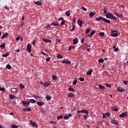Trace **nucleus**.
I'll list each match as a JSON object with an SVG mask.
<instances>
[{
  "label": "nucleus",
  "instance_id": "f257e3e1",
  "mask_svg": "<svg viewBox=\"0 0 128 128\" xmlns=\"http://www.w3.org/2000/svg\"><path fill=\"white\" fill-rule=\"evenodd\" d=\"M106 18H111V20H116V17L114 16L110 12H108L106 14Z\"/></svg>",
  "mask_w": 128,
  "mask_h": 128
},
{
  "label": "nucleus",
  "instance_id": "c03bdc74",
  "mask_svg": "<svg viewBox=\"0 0 128 128\" xmlns=\"http://www.w3.org/2000/svg\"><path fill=\"white\" fill-rule=\"evenodd\" d=\"M80 80V82H84V78H82V77H80L79 78Z\"/></svg>",
  "mask_w": 128,
  "mask_h": 128
},
{
  "label": "nucleus",
  "instance_id": "6ab92c4d",
  "mask_svg": "<svg viewBox=\"0 0 128 128\" xmlns=\"http://www.w3.org/2000/svg\"><path fill=\"white\" fill-rule=\"evenodd\" d=\"M78 26H82V20H78Z\"/></svg>",
  "mask_w": 128,
  "mask_h": 128
},
{
  "label": "nucleus",
  "instance_id": "a211bd4d",
  "mask_svg": "<svg viewBox=\"0 0 128 128\" xmlns=\"http://www.w3.org/2000/svg\"><path fill=\"white\" fill-rule=\"evenodd\" d=\"M93 70L92 69H90L89 71H88L86 73V74L87 76H90L92 74V72Z\"/></svg>",
  "mask_w": 128,
  "mask_h": 128
},
{
  "label": "nucleus",
  "instance_id": "4d7b16f0",
  "mask_svg": "<svg viewBox=\"0 0 128 128\" xmlns=\"http://www.w3.org/2000/svg\"><path fill=\"white\" fill-rule=\"evenodd\" d=\"M84 38H82L81 40V43L84 44Z\"/></svg>",
  "mask_w": 128,
  "mask_h": 128
},
{
  "label": "nucleus",
  "instance_id": "c9c22d12",
  "mask_svg": "<svg viewBox=\"0 0 128 128\" xmlns=\"http://www.w3.org/2000/svg\"><path fill=\"white\" fill-rule=\"evenodd\" d=\"M98 88H101V90H104V88H106V87H104V86H102V85H99Z\"/></svg>",
  "mask_w": 128,
  "mask_h": 128
},
{
  "label": "nucleus",
  "instance_id": "f03ea898",
  "mask_svg": "<svg viewBox=\"0 0 128 128\" xmlns=\"http://www.w3.org/2000/svg\"><path fill=\"white\" fill-rule=\"evenodd\" d=\"M111 124H115L116 126H118V120L116 119V118H110Z\"/></svg>",
  "mask_w": 128,
  "mask_h": 128
},
{
  "label": "nucleus",
  "instance_id": "13d9d810",
  "mask_svg": "<svg viewBox=\"0 0 128 128\" xmlns=\"http://www.w3.org/2000/svg\"><path fill=\"white\" fill-rule=\"evenodd\" d=\"M123 83L124 84H128V81L127 80H124L123 82Z\"/></svg>",
  "mask_w": 128,
  "mask_h": 128
},
{
  "label": "nucleus",
  "instance_id": "1a4fd4ad",
  "mask_svg": "<svg viewBox=\"0 0 128 128\" xmlns=\"http://www.w3.org/2000/svg\"><path fill=\"white\" fill-rule=\"evenodd\" d=\"M116 92H124V89L122 87H119L117 90Z\"/></svg>",
  "mask_w": 128,
  "mask_h": 128
},
{
  "label": "nucleus",
  "instance_id": "2eb2a0df",
  "mask_svg": "<svg viewBox=\"0 0 128 128\" xmlns=\"http://www.w3.org/2000/svg\"><path fill=\"white\" fill-rule=\"evenodd\" d=\"M78 42V38H75L73 40V44H76Z\"/></svg>",
  "mask_w": 128,
  "mask_h": 128
},
{
  "label": "nucleus",
  "instance_id": "0eeeda50",
  "mask_svg": "<svg viewBox=\"0 0 128 128\" xmlns=\"http://www.w3.org/2000/svg\"><path fill=\"white\" fill-rule=\"evenodd\" d=\"M30 124L31 126H34L35 128H38V124H36V122H34L30 120Z\"/></svg>",
  "mask_w": 128,
  "mask_h": 128
},
{
  "label": "nucleus",
  "instance_id": "0e129e2a",
  "mask_svg": "<svg viewBox=\"0 0 128 128\" xmlns=\"http://www.w3.org/2000/svg\"><path fill=\"white\" fill-rule=\"evenodd\" d=\"M66 23V22H64V20L62 21V22H61V24L62 26H64V24Z\"/></svg>",
  "mask_w": 128,
  "mask_h": 128
},
{
  "label": "nucleus",
  "instance_id": "7ed1b4c3",
  "mask_svg": "<svg viewBox=\"0 0 128 128\" xmlns=\"http://www.w3.org/2000/svg\"><path fill=\"white\" fill-rule=\"evenodd\" d=\"M102 114V118H106L110 116V112L103 113Z\"/></svg>",
  "mask_w": 128,
  "mask_h": 128
},
{
  "label": "nucleus",
  "instance_id": "473e14b6",
  "mask_svg": "<svg viewBox=\"0 0 128 128\" xmlns=\"http://www.w3.org/2000/svg\"><path fill=\"white\" fill-rule=\"evenodd\" d=\"M10 56V54L7 52L4 54L2 55V56H3V58H6V56Z\"/></svg>",
  "mask_w": 128,
  "mask_h": 128
},
{
  "label": "nucleus",
  "instance_id": "052dcab7",
  "mask_svg": "<svg viewBox=\"0 0 128 128\" xmlns=\"http://www.w3.org/2000/svg\"><path fill=\"white\" fill-rule=\"evenodd\" d=\"M4 8H6V10H10V8L8 7L7 6H4Z\"/></svg>",
  "mask_w": 128,
  "mask_h": 128
},
{
  "label": "nucleus",
  "instance_id": "37998d69",
  "mask_svg": "<svg viewBox=\"0 0 128 128\" xmlns=\"http://www.w3.org/2000/svg\"><path fill=\"white\" fill-rule=\"evenodd\" d=\"M24 88V85L22 84H20V88Z\"/></svg>",
  "mask_w": 128,
  "mask_h": 128
},
{
  "label": "nucleus",
  "instance_id": "bb28decb",
  "mask_svg": "<svg viewBox=\"0 0 128 128\" xmlns=\"http://www.w3.org/2000/svg\"><path fill=\"white\" fill-rule=\"evenodd\" d=\"M70 10H68L67 12H66V14L67 16H70Z\"/></svg>",
  "mask_w": 128,
  "mask_h": 128
},
{
  "label": "nucleus",
  "instance_id": "5701e85b",
  "mask_svg": "<svg viewBox=\"0 0 128 128\" xmlns=\"http://www.w3.org/2000/svg\"><path fill=\"white\" fill-rule=\"evenodd\" d=\"M104 18L100 16L99 18H96V20H104Z\"/></svg>",
  "mask_w": 128,
  "mask_h": 128
},
{
  "label": "nucleus",
  "instance_id": "864d4df0",
  "mask_svg": "<svg viewBox=\"0 0 128 128\" xmlns=\"http://www.w3.org/2000/svg\"><path fill=\"white\" fill-rule=\"evenodd\" d=\"M64 120H68V116H66L64 117Z\"/></svg>",
  "mask_w": 128,
  "mask_h": 128
},
{
  "label": "nucleus",
  "instance_id": "423d86ee",
  "mask_svg": "<svg viewBox=\"0 0 128 128\" xmlns=\"http://www.w3.org/2000/svg\"><path fill=\"white\" fill-rule=\"evenodd\" d=\"M128 116V112H124L119 115L120 118H126Z\"/></svg>",
  "mask_w": 128,
  "mask_h": 128
},
{
  "label": "nucleus",
  "instance_id": "e2e57ef3",
  "mask_svg": "<svg viewBox=\"0 0 128 128\" xmlns=\"http://www.w3.org/2000/svg\"><path fill=\"white\" fill-rule=\"evenodd\" d=\"M114 51H115V52H118V48H115L114 49Z\"/></svg>",
  "mask_w": 128,
  "mask_h": 128
},
{
  "label": "nucleus",
  "instance_id": "e433bc0d",
  "mask_svg": "<svg viewBox=\"0 0 128 128\" xmlns=\"http://www.w3.org/2000/svg\"><path fill=\"white\" fill-rule=\"evenodd\" d=\"M0 47L1 48H6V44H3L0 45Z\"/></svg>",
  "mask_w": 128,
  "mask_h": 128
},
{
  "label": "nucleus",
  "instance_id": "58836bf2",
  "mask_svg": "<svg viewBox=\"0 0 128 128\" xmlns=\"http://www.w3.org/2000/svg\"><path fill=\"white\" fill-rule=\"evenodd\" d=\"M99 36H104V32H101L99 33Z\"/></svg>",
  "mask_w": 128,
  "mask_h": 128
},
{
  "label": "nucleus",
  "instance_id": "f8f14e48",
  "mask_svg": "<svg viewBox=\"0 0 128 128\" xmlns=\"http://www.w3.org/2000/svg\"><path fill=\"white\" fill-rule=\"evenodd\" d=\"M80 112H82V114H88V110H82Z\"/></svg>",
  "mask_w": 128,
  "mask_h": 128
},
{
  "label": "nucleus",
  "instance_id": "6e6552de",
  "mask_svg": "<svg viewBox=\"0 0 128 128\" xmlns=\"http://www.w3.org/2000/svg\"><path fill=\"white\" fill-rule=\"evenodd\" d=\"M42 0H38V1H37V2H36V1H34V2L35 4H37V6H42Z\"/></svg>",
  "mask_w": 128,
  "mask_h": 128
},
{
  "label": "nucleus",
  "instance_id": "393cba45",
  "mask_svg": "<svg viewBox=\"0 0 128 128\" xmlns=\"http://www.w3.org/2000/svg\"><path fill=\"white\" fill-rule=\"evenodd\" d=\"M37 104L39 106H44V102H37Z\"/></svg>",
  "mask_w": 128,
  "mask_h": 128
},
{
  "label": "nucleus",
  "instance_id": "72a5a7b5",
  "mask_svg": "<svg viewBox=\"0 0 128 128\" xmlns=\"http://www.w3.org/2000/svg\"><path fill=\"white\" fill-rule=\"evenodd\" d=\"M46 98L47 100H52V97L50 96H46Z\"/></svg>",
  "mask_w": 128,
  "mask_h": 128
},
{
  "label": "nucleus",
  "instance_id": "774afa93",
  "mask_svg": "<svg viewBox=\"0 0 128 128\" xmlns=\"http://www.w3.org/2000/svg\"><path fill=\"white\" fill-rule=\"evenodd\" d=\"M49 27H50V24H48L47 26H46V28H48Z\"/></svg>",
  "mask_w": 128,
  "mask_h": 128
},
{
  "label": "nucleus",
  "instance_id": "cd10ccee",
  "mask_svg": "<svg viewBox=\"0 0 128 128\" xmlns=\"http://www.w3.org/2000/svg\"><path fill=\"white\" fill-rule=\"evenodd\" d=\"M29 102H30L31 104H36V100L31 99L30 100Z\"/></svg>",
  "mask_w": 128,
  "mask_h": 128
},
{
  "label": "nucleus",
  "instance_id": "49530a36",
  "mask_svg": "<svg viewBox=\"0 0 128 128\" xmlns=\"http://www.w3.org/2000/svg\"><path fill=\"white\" fill-rule=\"evenodd\" d=\"M76 82H78V80H75L73 82V84H74V86H76Z\"/></svg>",
  "mask_w": 128,
  "mask_h": 128
},
{
  "label": "nucleus",
  "instance_id": "338daca9",
  "mask_svg": "<svg viewBox=\"0 0 128 128\" xmlns=\"http://www.w3.org/2000/svg\"><path fill=\"white\" fill-rule=\"evenodd\" d=\"M72 28L74 30H75V28H76V26L74 24H72Z\"/></svg>",
  "mask_w": 128,
  "mask_h": 128
},
{
  "label": "nucleus",
  "instance_id": "4c0bfd02",
  "mask_svg": "<svg viewBox=\"0 0 128 128\" xmlns=\"http://www.w3.org/2000/svg\"><path fill=\"white\" fill-rule=\"evenodd\" d=\"M103 10H104V14H108V11L106 10V8L104 7H103Z\"/></svg>",
  "mask_w": 128,
  "mask_h": 128
},
{
  "label": "nucleus",
  "instance_id": "f704fd0d",
  "mask_svg": "<svg viewBox=\"0 0 128 128\" xmlns=\"http://www.w3.org/2000/svg\"><path fill=\"white\" fill-rule=\"evenodd\" d=\"M62 118H64L63 116H58L57 118V120H62Z\"/></svg>",
  "mask_w": 128,
  "mask_h": 128
},
{
  "label": "nucleus",
  "instance_id": "680f3d73",
  "mask_svg": "<svg viewBox=\"0 0 128 128\" xmlns=\"http://www.w3.org/2000/svg\"><path fill=\"white\" fill-rule=\"evenodd\" d=\"M82 10H84V12H86L87 10L86 8L84 7H82Z\"/></svg>",
  "mask_w": 128,
  "mask_h": 128
},
{
  "label": "nucleus",
  "instance_id": "09e8293b",
  "mask_svg": "<svg viewBox=\"0 0 128 128\" xmlns=\"http://www.w3.org/2000/svg\"><path fill=\"white\" fill-rule=\"evenodd\" d=\"M83 116V118L84 119V120H86V118L88 116V114H84V115H82Z\"/></svg>",
  "mask_w": 128,
  "mask_h": 128
},
{
  "label": "nucleus",
  "instance_id": "a18cd8bd",
  "mask_svg": "<svg viewBox=\"0 0 128 128\" xmlns=\"http://www.w3.org/2000/svg\"><path fill=\"white\" fill-rule=\"evenodd\" d=\"M11 127L12 128H18V126H15V125H12Z\"/></svg>",
  "mask_w": 128,
  "mask_h": 128
},
{
  "label": "nucleus",
  "instance_id": "c85d7f7f",
  "mask_svg": "<svg viewBox=\"0 0 128 128\" xmlns=\"http://www.w3.org/2000/svg\"><path fill=\"white\" fill-rule=\"evenodd\" d=\"M90 28H88L86 30V34H90Z\"/></svg>",
  "mask_w": 128,
  "mask_h": 128
},
{
  "label": "nucleus",
  "instance_id": "69168bd1",
  "mask_svg": "<svg viewBox=\"0 0 128 128\" xmlns=\"http://www.w3.org/2000/svg\"><path fill=\"white\" fill-rule=\"evenodd\" d=\"M24 22H22L20 24V26H24Z\"/></svg>",
  "mask_w": 128,
  "mask_h": 128
},
{
  "label": "nucleus",
  "instance_id": "8fccbe9b",
  "mask_svg": "<svg viewBox=\"0 0 128 128\" xmlns=\"http://www.w3.org/2000/svg\"><path fill=\"white\" fill-rule=\"evenodd\" d=\"M50 57L49 56L46 58V62H50Z\"/></svg>",
  "mask_w": 128,
  "mask_h": 128
},
{
  "label": "nucleus",
  "instance_id": "2f4dec72",
  "mask_svg": "<svg viewBox=\"0 0 128 128\" xmlns=\"http://www.w3.org/2000/svg\"><path fill=\"white\" fill-rule=\"evenodd\" d=\"M64 56L62 54H58L57 55V58H62Z\"/></svg>",
  "mask_w": 128,
  "mask_h": 128
},
{
  "label": "nucleus",
  "instance_id": "ea45409f",
  "mask_svg": "<svg viewBox=\"0 0 128 128\" xmlns=\"http://www.w3.org/2000/svg\"><path fill=\"white\" fill-rule=\"evenodd\" d=\"M52 80H56V75H54V74H52Z\"/></svg>",
  "mask_w": 128,
  "mask_h": 128
},
{
  "label": "nucleus",
  "instance_id": "412c9836",
  "mask_svg": "<svg viewBox=\"0 0 128 128\" xmlns=\"http://www.w3.org/2000/svg\"><path fill=\"white\" fill-rule=\"evenodd\" d=\"M68 98H74V95L72 93H69L68 94Z\"/></svg>",
  "mask_w": 128,
  "mask_h": 128
},
{
  "label": "nucleus",
  "instance_id": "9d476101",
  "mask_svg": "<svg viewBox=\"0 0 128 128\" xmlns=\"http://www.w3.org/2000/svg\"><path fill=\"white\" fill-rule=\"evenodd\" d=\"M22 104H23L24 106H26L30 105V101L26 102V101H23L22 102Z\"/></svg>",
  "mask_w": 128,
  "mask_h": 128
},
{
  "label": "nucleus",
  "instance_id": "603ef678",
  "mask_svg": "<svg viewBox=\"0 0 128 128\" xmlns=\"http://www.w3.org/2000/svg\"><path fill=\"white\" fill-rule=\"evenodd\" d=\"M106 86H107L108 88H112V85H110V84H106Z\"/></svg>",
  "mask_w": 128,
  "mask_h": 128
},
{
  "label": "nucleus",
  "instance_id": "6e6d98bb",
  "mask_svg": "<svg viewBox=\"0 0 128 128\" xmlns=\"http://www.w3.org/2000/svg\"><path fill=\"white\" fill-rule=\"evenodd\" d=\"M113 110L114 112H118V108H114Z\"/></svg>",
  "mask_w": 128,
  "mask_h": 128
},
{
  "label": "nucleus",
  "instance_id": "b1692460",
  "mask_svg": "<svg viewBox=\"0 0 128 128\" xmlns=\"http://www.w3.org/2000/svg\"><path fill=\"white\" fill-rule=\"evenodd\" d=\"M43 42H52V41L48 39H42Z\"/></svg>",
  "mask_w": 128,
  "mask_h": 128
},
{
  "label": "nucleus",
  "instance_id": "f3484780",
  "mask_svg": "<svg viewBox=\"0 0 128 128\" xmlns=\"http://www.w3.org/2000/svg\"><path fill=\"white\" fill-rule=\"evenodd\" d=\"M111 34L112 36H114V37L118 36V32H112L111 33Z\"/></svg>",
  "mask_w": 128,
  "mask_h": 128
},
{
  "label": "nucleus",
  "instance_id": "4468645a",
  "mask_svg": "<svg viewBox=\"0 0 128 128\" xmlns=\"http://www.w3.org/2000/svg\"><path fill=\"white\" fill-rule=\"evenodd\" d=\"M96 12H90V13L89 14V16H90V18H92L96 14Z\"/></svg>",
  "mask_w": 128,
  "mask_h": 128
},
{
  "label": "nucleus",
  "instance_id": "7c9ffc66",
  "mask_svg": "<svg viewBox=\"0 0 128 128\" xmlns=\"http://www.w3.org/2000/svg\"><path fill=\"white\" fill-rule=\"evenodd\" d=\"M68 90H70V92H76V90L74 88H68Z\"/></svg>",
  "mask_w": 128,
  "mask_h": 128
},
{
  "label": "nucleus",
  "instance_id": "a19ab883",
  "mask_svg": "<svg viewBox=\"0 0 128 128\" xmlns=\"http://www.w3.org/2000/svg\"><path fill=\"white\" fill-rule=\"evenodd\" d=\"M115 16H118V18H122V14L118 13H116V14H115Z\"/></svg>",
  "mask_w": 128,
  "mask_h": 128
},
{
  "label": "nucleus",
  "instance_id": "5fc2aeb1",
  "mask_svg": "<svg viewBox=\"0 0 128 128\" xmlns=\"http://www.w3.org/2000/svg\"><path fill=\"white\" fill-rule=\"evenodd\" d=\"M94 32H95L94 30H93V31H92L90 34L92 36H94Z\"/></svg>",
  "mask_w": 128,
  "mask_h": 128
},
{
  "label": "nucleus",
  "instance_id": "dca6fc26",
  "mask_svg": "<svg viewBox=\"0 0 128 128\" xmlns=\"http://www.w3.org/2000/svg\"><path fill=\"white\" fill-rule=\"evenodd\" d=\"M23 110L24 112H32V109L30 108H24Z\"/></svg>",
  "mask_w": 128,
  "mask_h": 128
},
{
  "label": "nucleus",
  "instance_id": "bf43d9fd",
  "mask_svg": "<svg viewBox=\"0 0 128 128\" xmlns=\"http://www.w3.org/2000/svg\"><path fill=\"white\" fill-rule=\"evenodd\" d=\"M36 40H34L32 42V44H33V46H34V44H36Z\"/></svg>",
  "mask_w": 128,
  "mask_h": 128
},
{
  "label": "nucleus",
  "instance_id": "aec40b11",
  "mask_svg": "<svg viewBox=\"0 0 128 128\" xmlns=\"http://www.w3.org/2000/svg\"><path fill=\"white\" fill-rule=\"evenodd\" d=\"M56 24L54 22H52L51 24V26H58V22H56Z\"/></svg>",
  "mask_w": 128,
  "mask_h": 128
},
{
  "label": "nucleus",
  "instance_id": "79ce46f5",
  "mask_svg": "<svg viewBox=\"0 0 128 128\" xmlns=\"http://www.w3.org/2000/svg\"><path fill=\"white\" fill-rule=\"evenodd\" d=\"M98 62L100 64L101 62H104V59H99Z\"/></svg>",
  "mask_w": 128,
  "mask_h": 128
},
{
  "label": "nucleus",
  "instance_id": "c756f323",
  "mask_svg": "<svg viewBox=\"0 0 128 128\" xmlns=\"http://www.w3.org/2000/svg\"><path fill=\"white\" fill-rule=\"evenodd\" d=\"M6 68H8V70H10L12 68V66H10V64H8L6 66Z\"/></svg>",
  "mask_w": 128,
  "mask_h": 128
},
{
  "label": "nucleus",
  "instance_id": "9b49d317",
  "mask_svg": "<svg viewBox=\"0 0 128 128\" xmlns=\"http://www.w3.org/2000/svg\"><path fill=\"white\" fill-rule=\"evenodd\" d=\"M8 32L4 33L3 34V35L2 36V39L4 40V38L8 37Z\"/></svg>",
  "mask_w": 128,
  "mask_h": 128
},
{
  "label": "nucleus",
  "instance_id": "39448f33",
  "mask_svg": "<svg viewBox=\"0 0 128 128\" xmlns=\"http://www.w3.org/2000/svg\"><path fill=\"white\" fill-rule=\"evenodd\" d=\"M62 64H70L72 62L68 60H66V59H64L62 61Z\"/></svg>",
  "mask_w": 128,
  "mask_h": 128
},
{
  "label": "nucleus",
  "instance_id": "4be33fe9",
  "mask_svg": "<svg viewBox=\"0 0 128 128\" xmlns=\"http://www.w3.org/2000/svg\"><path fill=\"white\" fill-rule=\"evenodd\" d=\"M103 22H107L108 24H110V20L104 18L103 20Z\"/></svg>",
  "mask_w": 128,
  "mask_h": 128
},
{
  "label": "nucleus",
  "instance_id": "20e7f679",
  "mask_svg": "<svg viewBox=\"0 0 128 128\" xmlns=\"http://www.w3.org/2000/svg\"><path fill=\"white\" fill-rule=\"evenodd\" d=\"M27 52H29V54H30V52H32V44H28L27 45Z\"/></svg>",
  "mask_w": 128,
  "mask_h": 128
},
{
  "label": "nucleus",
  "instance_id": "ddd939ff",
  "mask_svg": "<svg viewBox=\"0 0 128 128\" xmlns=\"http://www.w3.org/2000/svg\"><path fill=\"white\" fill-rule=\"evenodd\" d=\"M9 98L10 100H14V98H16V97L12 94L9 95Z\"/></svg>",
  "mask_w": 128,
  "mask_h": 128
},
{
  "label": "nucleus",
  "instance_id": "3c124183",
  "mask_svg": "<svg viewBox=\"0 0 128 128\" xmlns=\"http://www.w3.org/2000/svg\"><path fill=\"white\" fill-rule=\"evenodd\" d=\"M5 90H6V88H0V90L1 92H4Z\"/></svg>",
  "mask_w": 128,
  "mask_h": 128
},
{
  "label": "nucleus",
  "instance_id": "de8ad7c7",
  "mask_svg": "<svg viewBox=\"0 0 128 128\" xmlns=\"http://www.w3.org/2000/svg\"><path fill=\"white\" fill-rule=\"evenodd\" d=\"M75 23H76V18H74V19L72 20V24H74Z\"/></svg>",
  "mask_w": 128,
  "mask_h": 128
},
{
  "label": "nucleus",
  "instance_id": "a878e982",
  "mask_svg": "<svg viewBox=\"0 0 128 128\" xmlns=\"http://www.w3.org/2000/svg\"><path fill=\"white\" fill-rule=\"evenodd\" d=\"M44 86L46 88H48L50 86V83L46 82H44Z\"/></svg>",
  "mask_w": 128,
  "mask_h": 128
}]
</instances>
